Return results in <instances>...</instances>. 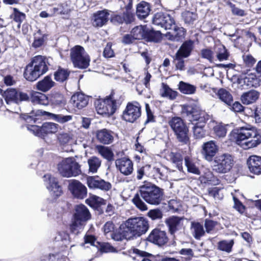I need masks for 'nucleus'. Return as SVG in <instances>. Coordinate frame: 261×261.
<instances>
[{
  "label": "nucleus",
  "instance_id": "1",
  "mask_svg": "<svg viewBox=\"0 0 261 261\" xmlns=\"http://www.w3.org/2000/svg\"><path fill=\"white\" fill-rule=\"evenodd\" d=\"M163 193V190L156 185L149 182H144L139 187V190L135 195L132 202L138 209L144 211L147 210V206L141 198L150 204L158 205L162 200Z\"/></svg>",
  "mask_w": 261,
  "mask_h": 261
},
{
  "label": "nucleus",
  "instance_id": "2",
  "mask_svg": "<svg viewBox=\"0 0 261 261\" xmlns=\"http://www.w3.org/2000/svg\"><path fill=\"white\" fill-rule=\"evenodd\" d=\"M182 115L186 117L191 122L196 121L193 127V134L197 139L203 138L205 136V132L203 129L204 126L206 118L205 114L198 107L192 105H184L182 107Z\"/></svg>",
  "mask_w": 261,
  "mask_h": 261
},
{
  "label": "nucleus",
  "instance_id": "3",
  "mask_svg": "<svg viewBox=\"0 0 261 261\" xmlns=\"http://www.w3.org/2000/svg\"><path fill=\"white\" fill-rule=\"evenodd\" d=\"M49 65L48 59L46 57L42 56H35L25 66L23 76L28 81H35L47 72Z\"/></svg>",
  "mask_w": 261,
  "mask_h": 261
},
{
  "label": "nucleus",
  "instance_id": "4",
  "mask_svg": "<svg viewBox=\"0 0 261 261\" xmlns=\"http://www.w3.org/2000/svg\"><path fill=\"white\" fill-rule=\"evenodd\" d=\"M91 218V214L88 208L85 205L79 204L76 205L71 223L70 225V231L73 233H77L79 230L82 229L83 226Z\"/></svg>",
  "mask_w": 261,
  "mask_h": 261
},
{
  "label": "nucleus",
  "instance_id": "5",
  "mask_svg": "<svg viewBox=\"0 0 261 261\" xmlns=\"http://www.w3.org/2000/svg\"><path fill=\"white\" fill-rule=\"evenodd\" d=\"M125 228L131 239L140 237L146 233L149 228L147 220L144 217L129 218L125 223Z\"/></svg>",
  "mask_w": 261,
  "mask_h": 261
},
{
  "label": "nucleus",
  "instance_id": "6",
  "mask_svg": "<svg viewBox=\"0 0 261 261\" xmlns=\"http://www.w3.org/2000/svg\"><path fill=\"white\" fill-rule=\"evenodd\" d=\"M58 170L61 176L64 177H75L82 173L81 165L73 158L63 159L58 164Z\"/></svg>",
  "mask_w": 261,
  "mask_h": 261
},
{
  "label": "nucleus",
  "instance_id": "7",
  "mask_svg": "<svg viewBox=\"0 0 261 261\" xmlns=\"http://www.w3.org/2000/svg\"><path fill=\"white\" fill-rule=\"evenodd\" d=\"M70 57L75 67L86 69L89 65L90 57L81 46L77 45L71 49Z\"/></svg>",
  "mask_w": 261,
  "mask_h": 261
},
{
  "label": "nucleus",
  "instance_id": "8",
  "mask_svg": "<svg viewBox=\"0 0 261 261\" xmlns=\"http://www.w3.org/2000/svg\"><path fill=\"white\" fill-rule=\"evenodd\" d=\"M178 141L184 144L189 143V129L180 117H174L169 122Z\"/></svg>",
  "mask_w": 261,
  "mask_h": 261
},
{
  "label": "nucleus",
  "instance_id": "9",
  "mask_svg": "<svg viewBox=\"0 0 261 261\" xmlns=\"http://www.w3.org/2000/svg\"><path fill=\"white\" fill-rule=\"evenodd\" d=\"M233 165V157L230 154L225 153L214 158L212 169L218 173H226L231 170Z\"/></svg>",
  "mask_w": 261,
  "mask_h": 261
},
{
  "label": "nucleus",
  "instance_id": "10",
  "mask_svg": "<svg viewBox=\"0 0 261 261\" xmlns=\"http://www.w3.org/2000/svg\"><path fill=\"white\" fill-rule=\"evenodd\" d=\"M95 105L97 113L101 115L111 116L117 109L116 101L111 98L98 100Z\"/></svg>",
  "mask_w": 261,
  "mask_h": 261
},
{
  "label": "nucleus",
  "instance_id": "11",
  "mask_svg": "<svg viewBox=\"0 0 261 261\" xmlns=\"http://www.w3.org/2000/svg\"><path fill=\"white\" fill-rule=\"evenodd\" d=\"M141 115V108L137 102H128L123 112V119L127 122L133 123L135 122Z\"/></svg>",
  "mask_w": 261,
  "mask_h": 261
},
{
  "label": "nucleus",
  "instance_id": "12",
  "mask_svg": "<svg viewBox=\"0 0 261 261\" xmlns=\"http://www.w3.org/2000/svg\"><path fill=\"white\" fill-rule=\"evenodd\" d=\"M2 96L8 105L19 103L22 101L28 100L29 99L27 93L18 91L13 88L8 89L5 91Z\"/></svg>",
  "mask_w": 261,
  "mask_h": 261
},
{
  "label": "nucleus",
  "instance_id": "13",
  "mask_svg": "<svg viewBox=\"0 0 261 261\" xmlns=\"http://www.w3.org/2000/svg\"><path fill=\"white\" fill-rule=\"evenodd\" d=\"M174 21L173 18L169 14L162 12L155 13L152 18L153 24L165 30H171Z\"/></svg>",
  "mask_w": 261,
  "mask_h": 261
},
{
  "label": "nucleus",
  "instance_id": "14",
  "mask_svg": "<svg viewBox=\"0 0 261 261\" xmlns=\"http://www.w3.org/2000/svg\"><path fill=\"white\" fill-rule=\"evenodd\" d=\"M256 129L254 127L247 128L241 127L235 129L231 132V135L238 144H240L242 141L250 139L251 135H255Z\"/></svg>",
  "mask_w": 261,
  "mask_h": 261
},
{
  "label": "nucleus",
  "instance_id": "15",
  "mask_svg": "<svg viewBox=\"0 0 261 261\" xmlns=\"http://www.w3.org/2000/svg\"><path fill=\"white\" fill-rule=\"evenodd\" d=\"M184 220V217L176 216H172L165 219V223L168 228L169 232L171 236H174L176 233L183 229Z\"/></svg>",
  "mask_w": 261,
  "mask_h": 261
},
{
  "label": "nucleus",
  "instance_id": "16",
  "mask_svg": "<svg viewBox=\"0 0 261 261\" xmlns=\"http://www.w3.org/2000/svg\"><path fill=\"white\" fill-rule=\"evenodd\" d=\"M68 188L69 191L75 198L82 199L87 196V188L79 180L75 179L69 180Z\"/></svg>",
  "mask_w": 261,
  "mask_h": 261
},
{
  "label": "nucleus",
  "instance_id": "17",
  "mask_svg": "<svg viewBox=\"0 0 261 261\" xmlns=\"http://www.w3.org/2000/svg\"><path fill=\"white\" fill-rule=\"evenodd\" d=\"M45 185L50 194L55 198L60 196L62 193V187L58 184L57 178L47 174L43 176Z\"/></svg>",
  "mask_w": 261,
  "mask_h": 261
},
{
  "label": "nucleus",
  "instance_id": "18",
  "mask_svg": "<svg viewBox=\"0 0 261 261\" xmlns=\"http://www.w3.org/2000/svg\"><path fill=\"white\" fill-rule=\"evenodd\" d=\"M147 240L156 245L162 246L167 243L168 238L166 231L159 228H154L150 232Z\"/></svg>",
  "mask_w": 261,
  "mask_h": 261
},
{
  "label": "nucleus",
  "instance_id": "19",
  "mask_svg": "<svg viewBox=\"0 0 261 261\" xmlns=\"http://www.w3.org/2000/svg\"><path fill=\"white\" fill-rule=\"evenodd\" d=\"M87 184L90 189H97L102 191H108L111 189L112 185L109 181L100 178L99 176H88Z\"/></svg>",
  "mask_w": 261,
  "mask_h": 261
},
{
  "label": "nucleus",
  "instance_id": "20",
  "mask_svg": "<svg viewBox=\"0 0 261 261\" xmlns=\"http://www.w3.org/2000/svg\"><path fill=\"white\" fill-rule=\"evenodd\" d=\"M219 151V146L214 141H210L204 143L202 146V154L208 162L213 161Z\"/></svg>",
  "mask_w": 261,
  "mask_h": 261
},
{
  "label": "nucleus",
  "instance_id": "21",
  "mask_svg": "<svg viewBox=\"0 0 261 261\" xmlns=\"http://www.w3.org/2000/svg\"><path fill=\"white\" fill-rule=\"evenodd\" d=\"M117 169L125 176L130 175L134 170L133 163L127 158H122L115 161Z\"/></svg>",
  "mask_w": 261,
  "mask_h": 261
},
{
  "label": "nucleus",
  "instance_id": "22",
  "mask_svg": "<svg viewBox=\"0 0 261 261\" xmlns=\"http://www.w3.org/2000/svg\"><path fill=\"white\" fill-rule=\"evenodd\" d=\"M110 13L108 10L98 11L93 14L92 23L93 27L101 28L106 25L109 20Z\"/></svg>",
  "mask_w": 261,
  "mask_h": 261
},
{
  "label": "nucleus",
  "instance_id": "23",
  "mask_svg": "<svg viewBox=\"0 0 261 261\" xmlns=\"http://www.w3.org/2000/svg\"><path fill=\"white\" fill-rule=\"evenodd\" d=\"M89 101V97L83 93L77 92L73 94L70 99V103L75 109L81 110L87 106Z\"/></svg>",
  "mask_w": 261,
  "mask_h": 261
},
{
  "label": "nucleus",
  "instance_id": "24",
  "mask_svg": "<svg viewBox=\"0 0 261 261\" xmlns=\"http://www.w3.org/2000/svg\"><path fill=\"white\" fill-rule=\"evenodd\" d=\"M115 133L111 130L103 128L98 130L96 132V138L101 143L105 145L110 144L113 143Z\"/></svg>",
  "mask_w": 261,
  "mask_h": 261
},
{
  "label": "nucleus",
  "instance_id": "25",
  "mask_svg": "<svg viewBox=\"0 0 261 261\" xmlns=\"http://www.w3.org/2000/svg\"><path fill=\"white\" fill-rule=\"evenodd\" d=\"M247 163L251 173L256 175L261 174V156L251 155L247 160Z\"/></svg>",
  "mask_w": 261,
  "mask_h": 261
},
{
  "label": "nucleus",
  "instance_id": "26",
  "mask_svg": "<svg viewBox=\"0 0 261 261\" xmlns=\"http://www.w3.org/2000/svg\"><path fill=\"white\" fill-rule=\"evenodd\" d=\"M85 244H90L91 246H97L98 244L99 245L100 250L103 252H112L114 249L110 244L108 243H102L100 244L98 242L96 241V239L94 236L92 235H86L84 237Z\"/></svg>",
  "mask_w": 261,
  "mask_h": 261
},
{
  "label": "nucleus",
  "instance_id": "27",
  "mask_svg": "<svg viewBox=\"0 0 261 261\" xmlns=\"http://www.w3.org/2000/svg\"><path fill=\"white\" fill-rule=\"evenodd\" d=\"M194 48V42L193 40L190 39L185 41L179 47L175 55L187 58L191 55Z\"/></svg>",
  "mask_w": 261,
  "mask_h": 261
},
{
  "label": "nucleus",
  "instance_id": "28",
  "mask_svg": "<svg viewBox=\"0 0 261 261\" xmlns=\"http://www.w3.org/2000/svg\"><path fill=\"white\" fill-rule=\"evenodd\" d=\"M58 140L64 151L67 152L73 151L71 146L73 140L69 134H59L58 136Z\"/></svg>",
  "mask_w": 261,
  "mask_h": 261
},
{
  "label": "nucleus",
  "instance_id": "29",
  "mask_svg": "<svg viewBox=\"0 0 261 261\" xmlns=\"http://www.w3.org/2000/svg\"><path fill=\"white\" fill-rule=\"evenodd\" d=\"M171 30L173 31L172 33L168 32L166 34V36L168 37L169 40L173 41H179L185 37L186 33L185 29L177 27L174 21Z\"/></svg>",
  "mask_w": 261,
  "mask_h": 261
},
{
  "label": "nucleus",
  "instance_id": "30",
  "mask_svg": "<svg viewBox=\"0 0 261 261\" xmlns=\"http://www.w3.org/2000/svg\"><path fill=\"white\" fill-rule=\"evenodd\" d=\"M55 84V82L51 79V76L47 75L37 83L36 88L39 91L46 92L53 87Z\"/></svg>",
  "mask_w": 261,
  "mask_h": 261
},
{
  "label": "nucleus",
  "instance_id": "31",
  "mask_svg": "<svg viewBox=\"0 0 261 261\" xmlns=\"http://www.w3.org/2000/svg\"><path fill=\"white\" fill-rule=\"evenodd\" d=\"M31 100L34 105L46 106L49 103V99L43 93L39 92H33L32 93Z\"/></svg>",
  "mask_w": 261,
  "mask_h": 261
},
{
  "label": "nucleus",
  "instance_id": "32",
  "mask_svg": "<svg viewBox=\"0 0 261 261\" xmlns=\"http://www.w3.org/2000/svg\"><path fill=\"white\" fill-rule=\"evenodd\" d=\"M259 97V93L255 90H250L244 93L241 97L243 104L249 105L255 102Z\"/></svg>",
  "mask_w": 261,
  "mask_h": 261
},
{
  "label": "nucleus",
  "instance_id": "33",
  "mask_svg": "<svg viewBox=\"0 0 261 261\" xmlns=\"http://www.w3.org/2000/svg\"><path fill=\"white\" fill-rule=\"evenodd\" d=\"M150 11L149 4L145 2H141L137 7L136 14L140 19L146 18Z\"/></svg>",
  "mask_w": 261,
  "mask_h": 261
},
{
  "label": "nucleus",
  "instance_id": "34",
  "mask_svg": "<svg viewBox=\"0 0 261 261\" xmlns=\"http://www.w3.org/2000/svg\"><path fill=\"white\" fill-rule=\"evenodd\" d=\"M169 160L173 164L179 171H182V162L183 157L181 153L180 152L172 151L168 155Z\"/></svg>",
  "mask_w": 261,
  "mask_h": 261
},
{
  "label": "nucleus",
  "instance_id": "35",
  "mask_svg": "<svg viewBox=\"0 0 261 261\" xmlns=\"http://www.w3.org/2000/svg\"><path fill=\"white\" fill-rule=\"evenodd\" d=\"M48 99L49 102L54 106H62L66 103V99L64 95L59 92L51 93Z\"/></svg>",
  "mask_w": 261,
  "mask_h": 261
},
{
  "label": "nucleus",
  "instance_id": "36",
  "mask_svg": "<svg viewBox=\"0 0 261 261\" xmlns=\"http://www.w3.org/2000/svg\"><path fill=\"white\" fill-rule=\"evenodd\" d=\"M144 39L147 42H159L162 39L161 31L147 28Z\"/></svg>",
  "mask_w": 261,
  "mask_h": 261
},
{
  "label": "nucleus",
  "instance_id": "37",
  "mask_svg": "<svg viewBox=\"0 0 261 261\" xmlns=\"http://www.w3.org/2000/svg\"><path fill=\"white\" fill-rule=\"evenodd\" d=\"M43 114L53 119L60 123H64L71 121L72 119V115H64L62 114H55L48 112L44 111Z\"/></svg>",
  "mask_w": 261,
  "mask_h": 261
},
{
  "label": "nucleus",
  "instance_id": "38",
  "mask_svg": "<svg viewBox=\"0 0 261 261\" xmlns=\"http://www.w3.org/2000/svg\"><path fill=\"white\" fill-rule=\"evenodd\" d=\"M184 160L185 165L189 172L196 175L200 174L199 168L190 156L187 155L184 158Z\"/></svg>",
  "mask_w": 261,
  "mask_h": 261
},
{
  "label": "nucleus",
  "instance_id": "39",
  "mask_svg": "<svg viewBox=\"0 0 261 261\" xmlns=\"http://www.w3.org/2000/svg\"><path fill=\"white\" fill-rule=\"evenodd\" d=\"M255 135H251L250 139L244 143L245 149L256 147L261 143V135L256 129Z\"/></svg>",
  "mask_w": 261,
  "mask_h": 261
},
{
  "label": "nucleus",
  "instance_id": "40",
  "mask_svg": "<svg viewBox=\"0 0 261 261\" xmlns=\"http://www.w3.org/2000/svg\"><path fill=\"white\" fill-rule=\"evenodd\" d=\"M219 99L228 106H231L233 97L230 93L225 89L221 88L217 92Z\"/></svg>",
  "mask_w": 261,
  "mask_h": 261
},
{
  "label": "nucleus",
  "instance_id": "41",
  "mask_svg": "<svg viewBox=\"0 0 261 261\" xmlns=\"http://www.w3.org/2000/svg\"><path fill=\"white\" fill-rule=\"evenodd\" d=\"M59 125L53 122H45L40 127L41 134H48L56 133L59 129Z\"/></svg>",
  "mask_w": 261,
  "mask_h": 261
},
{
  "label": "nucleus",
  "instance_id": "42",
  "mask_svg": "<svg viewBox=\"0 0 261 261\" xmlns=\"http://www.w3.org/2000/svg\"><path fill=\"white\" fill-rule=\"evenodd\" d=\"M87 163L89 166V172L95 173L100 167L101 161L99 158L93 156L88 159Z\"/></svg>",
  "mask_w": 261,
  "mask_h": 261
},
{
  "label": "nucleus",
  "instance_id": "43",
  "mask_svg": "<svg viewBox=\"0 0 261 261\" xmlns=\"http://www.w3.org/2000/svg\"><path fill=\"white\" fill-rule=\"evenodd\" d=\"M97 149L98 153L105 159L108 161L114 160V154L110 148L108 147L98 145Z\"/></svg>",
  "mask_w": 261,
  "mask_h": 261
},
{
  "label": "nucleus",
  "instance_id": "44",
  "mask_svg": "<svg viewBox=\"0 0 261 261\" xmlns=\"http://www.w3.org/2000/svg\"><path fill=\"white\" fill-rule=\"evenodd\" d=\"M162 91L161 96L163 97L168 98L169 99L173 100L176 98L177 96V92L173 90L166 84L163 83L162 84Z\"/></svg>",
  "mask_w": 261,
  "mask_h": 261
},
{
  "label": "nucleus",
  "instance_id": "45",
  "mask_svg": "<svg viewBox=\"0 0 261 261\" xmlns=\"http://www.w3.org/2000/svg\"><path fill=\"white\" fill-rule=\"evenodd\" d=\"M178 89L183 94L190 95L195 93L196 87L189 83L180 81L178 84Z\"/></svg>",
  "mask_w": 261,
  "mask_h": 261
},
{
  "label": "nucleus",
  "instance_id": "46",
  "mask_svg": "<svg viewBox=\"0 0 261 261\" xmlns=\"http://www.w3.org/2000/svg\"><path fill=\"white\" fill-rule=\"evenodd\" d=\"M147 29L146 25L136 26L132 29L130 33L136 40L144 39Z\"/></svg>",
  "mask_w": 261,
  "mask_h": 261
},
{
  "label": "nucleus",
  "instance_id": "47",
  "mask_svg": "<svg viewBox=\"0 0 261 261\" xmlns=\"http://www.w3.org/2000/svg\"><path fill=\"white\" fill-rule=\"evenodd\" d=\"M87 203L91 207L98 208L101 205H105L106 201L103 198L97 196L96 195H92L86 200Z\"/></svg>",
  "mask_w": 261,
  "mask_h": 261
},
{
  "label": "nucleus",
  "instance_id": "48",
  "mask_svg": "<svg viewBox=\"0 0 261 261\" xmlns=\"http://www.w3.org/2000/svg\"><path fill=\"white\" fill-rule=\"evenodd\" d=\"M233 244V240H222L218 243L217 248L222 251L230 253L231 252Z\"/></svg>",
  "mask_w": 261,
  "mask_h": 261
},
{
  "label": "nucleus",
  "instance_id": "49",
  "mask_svg": "<svg viewBox=\"0 0 261 261\" xmlns=\"http://www.w3.org/2000/svg\"><path fill=\"white\" fill-rule=\"evenodd\" d=\"M191 228L193 230L194 237L196 239L199 240L204 236L205 231L203 226L199 222H192Z\"/></svg>",
  "mask_w": 261,
  "mask_h": 261
},
{
  "label": "nucleus",
  "instance_id": "50",
  "mask_svg": "<svg viewBox=\"0 0 261 261\" xmlns=\"http://www.w3.org/2000/svg\"><path fill=\"white\" fill-rule=\"evenodd\" d=\"M110 237L112 239L116 241H120L123 239L130 240V237L125 227L121 231L112 232L110 234Z\"/></svg>",
  "mask_w": 261,
  "mask_h": 261
},
{
  "label": "nucleus",
  "instance_id": "51",
  "mask_svg": "<svg viewBox=\"0 0 261 261\" xmlns=\"http://www.w3.org/2000/svg\"><path fill=\"white\" fill-rule=\"evenodd\" d=\"M229 53L223 45L218 46L216 50V57L219 61H223L228 59Z\"/></svg>",
  "mask_w": 261,
  "mask_h": 261
},
{
  "label": "nucleus",
  "instance_id": "52",
  "mask_svg": "<svg viewBox=\"0 0 261 261\" xmlns=\"http://www.w3.org/2000/svg\"><path fill=\"white\" fill-rule=\"evenodd\" d=\"M69 73L67 70L59 68L54 73L55 79L58 82H63L68 79Z\"/></svg>",
  "mask_w": 261,
  "mask_h": 261
},
{
  "label": "nucleus",
  "instance_id": "53",
  "mask_svg": "<svg viewBox=\"0 0 261 261\" xmlns=\"http://www.w3.org/2000/svg\"><path fill=\"white\" fill-rule=\"evenodd\" d=\"M44 35L42 34L40 30H38L36 33L34 34V41L33 43V46L37 48L40 47L44 42Z\"/></svg>",
  "mask_w": 261,
  "mask_h": 261
},
{
  "label": "nucleus",
  "instance_id": "54",
  "mask_svg": "<svg viewBox=\"0 0 261 261\" xmlns=\"http://www.w3.org/2000/svg\"><path fill=\"white\" fill-rule=\"evenodd\" d=\"M153 172L156 176L161 179H165L167 177V169L163 166L154 167Z\"/></svg>",
  "mask_w": 261,
  "mask_h": 261
},
{
  "label": "nucleus",
  "instance_id": "55",
  "mask_svg": "<svg viewBox=\"0 0 261 261\" xmlns=\"http://www.w3.org/2000/svg\"><path fill=\"white\" fill-rule=\"evenodd\" d=\"M215 135L219 138H223L227 133L226 126L218 124L214 127Z\"/></svg>",
  "mask_w": 261,
  "mask_h": 261
},
{
  "label": "nucleus",
  "instance_id": "56",
  "mask_svg": "<svg viewBox=\"0 0 261 261\" xmlns=\"http://www.w3.org/2000/svg\"><path fill=\"white\" fill-rule=\"evenodd\" d=\"M12 18L15 21L20 24L24 20L25 15L24 13L20 12L17 8H13V13L12 15Z\"/></svg>",
  "mask_w": 261,
  "mask_h": 261
},
{
  "label": "nucleus",
  "instance_id": "57",
  "mask_svg": "<svg viewBox=\"0 0 261 261\" xmlns=\"http://www.w3.org/2000/svg\"><path fill=\"white\" fill-rule=\"evenodd\" d=\"M201 57L212 62L214 59V51L210 48H206L201 50Z\"/></svg>",
  "mask_w": 261,
  "mask_h": 261
},
{
  "label": "nucleus",
  "instance_id": "58",
  "mask_svg": "<svg viewBox=\"0 0 261 261\" xmlns=\"http://www.w3.org/2000/svg\"><path fill=\"white\" fill-rule=\"evenodd\" d=\"M217 224L218 222L217 221L206 219L204 221L205 231L208 233H212Z\"/></svg>",
  "mask_w": 261,
  "mask_h": 261
},
{
  "label": "nucleus",
  "instance_id": "59",
  "mask_svg": "<svg viewBox=\"0 0 261 261\" xmlns=\"http://www.w3.org/2000/svg\"><path fill=\"white\" fill-rule=\"evenodd\" d=\"M148 216L152 220H156L162 219L163 214L160 210L156 208L150 210L148 213Z\"/></svg>",
  "mask_w": 261,
  "mask_h": 261
},
{
  "label": "nucleus",
  "instance_id": "60",
  "mask_svg": "<svg viewBox=\"0 0 261 261\" xmlns=\"http://www.w3.org/2000/svg\"><path fill=\"white\" fill-rule=\"evenodd\" d=\"M184 58V57L175 55L174 60L176 69L181 71L185 70V61Z\"/></svg>",
  "mask_w": 261,
  "mask_h": 261
},
{
  "label": "nucleus",
  "instance_id": "61",
  "mask_svg": "<svg viewBox=\"0 0 261 261\" xmlns=\"http://www.w3.org/2000/svg\"><path fill=\"white\" fill-rule=\"evenodd\" d=\"M228 5L231 8V12L233 15L239 16H244L246 15L245 11L237 7L236 5L231 3H229Z\"/></svg>",
  "mask_w": 261,
  "mask_h": 261
},
{
  "label": "nucleus",
  "instance_id": "62",
  "mask_svg": "<svg viewBox=\"0 0 261 261\" xmlns=\"http://www.w3.org/2000/svg\"><path fill=\"white\" fill-rule=\"evenodd\" d=\"M234 202L233 207L240 214H243L245 210V207L243 203L235 196H233Z\"/></svg>",
  "mask_w": 261,
  "mask_h": 261
},
{
  "label": "nucleus",
  "instance_id": "63",
  "mask_svg": "<svg viewBox=\"0 0 261 261\" xmlns=\"http://www.w3.org/2000/svg\"><path fill=\"white\" fill-rule=\"evenodd\" d=\"M182 16L185 22L189 24L193 23L196 19V15L190 11L186 12Z\"/></svg>",
  "mask_w": 261,
  "mask_h": 261
},
{
  "label": "nucleus",
  "instance_id": "64",
  "mask_svg": "<svg viewBox=\"0 0 261 261\" xmlns=\"http://www.w3.org/2000/svg\"><path fill=\"white\" fill-rule=\"evenodd\" d=\"M103 229L105 234L108 237L109 233L110 234L111 233L113 232L114 225L112 222H107L104 225Z\"/></svg>",
  "mask_w": 261,
  "mask_h": 261
}]
</instances>
